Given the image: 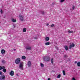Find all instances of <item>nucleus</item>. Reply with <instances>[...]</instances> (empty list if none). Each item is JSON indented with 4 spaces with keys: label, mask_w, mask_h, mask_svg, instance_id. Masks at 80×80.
Returning a JSON list of instances; mask_svg holds the SVG:
<instances>
[{
    "label": "nucleus",
    "mask_w": 80,
    "mask_h": 80,
    "mask_svg": "<svg viewBox=\"0 0 80 80\" xmlns=\"http://www.w3.org/2000/svg\"><path fill=\"white\" fill-rule=\"evenodd\" d=\"M43 59L45 62H49L50 57L48 56H44L43 58Z\"/></svg>",
    "instance_id": "f257e3e1"
},
{
    "label": "nucleus",
    "mask_w": 80,
    "mask_h": 80,
    "mask_svg": "<svg viewBox=\"0 0 80 80\" xmlns=\"http://www.w3.org/2000/svg\"><path fill=\"white\" fill-rule=\"evenodd\" d=\"M20 58H18L15 61V62L16 64H19V63L21 61Z\"/></svg>",
    "instance_id": "f03ea898"
},
{
    "label": "nucleus",
    "mask_w": 80,
    "mask_h": 80,
    "mask_svg": "<svg viewBox=\"0 0 80 80\" xmlns=\"http://www.w3.org/2000/svg\"><path fill=\"white\" fill-rule=\"evenodd\" d=\"M23 62H21L20 63L19 68H20L21 70L23 69Z\"/></svg>",
    "instance_id": "7ed1b4c3"
},
{
    "label": "nucleus",
    "mask_w": 80,
    "mask_h": 80,
    "mask_svg": "<svg viewBox=\"0 0 80 80\" xmlns=\"http://www.w3.org/2000/svg\"><path fill=\"white\" fill-rule=\"evenodd\" d=\"M5 80V76L4 75H2L0 76V80Z\"/></svg>",
    "instance_id": "20e7f679"
},
{
    "label": "nucleus",
    "mask_w": 80,
    "mask_h": 80,
    "mask_svg": "<svg viewBox=\"0 0 80 80\" xmlns=\"http://www.w3.org/2000/svg\"><path fill=\"white\" fill-rule=\"evenodd\" d=\"M26 50L27 51L28 50H31L32 49V47L30 46H28L25 47Z\"/></svg>",
    "instance_id": "39448f33"
},
{
    "label": "nucleus",
    "mask_w": 80,
    "mask_h": 80,
    "mask_svg": "<svg viewBox=\"0 0 80 80\" xmlns=\"http://www.w3.org/2000/svg\"><path fill=\"white\" fill-rule=\"evenodd\" d=\"M28 67H31L32 66V62L31 61H29L28 62Z\"/></svg>",
    "instance_id": "423d86ee"
},
{
    "label": "nucleus",
    "mask_w": 80,
    "mask_h": 80,
    "mask_svg": "<svg viewBox=\"0 0 80 80\" xmlns=\"http://www.w3.org/2000/svg\"><path fill=\"white\" fill-rule=\"evenodd\" d=\"M75 47V44L73 43H72V44L70 45L69 47V49H71L72 47Z\"/></svg>",
    "instance_id": "0eeeda50"
},
{
    "label": "nucleus",
    "mask_w": 80,
    "mask_h": 80,
    "mask_svg": "<svg viewBox=\"0 0 80 80\" xmlns=\"http://www.w3.org/2000/svg\"><path fill=\"white\" fill-rule=\"evenodd\" d=\"M19 18L21 20V21H23V17L22 16V15L19 16Z\"/></svg>",
    "instance_id": "6e6552de"
},
{
    "label": "nucleus",
    "mask_w": 80,
    "mask_h": 80,
    "mask_svg": "<svg viewBox=\"0 0 80 80\" xmlns=\"http://www.w3.org/2000/svg\"><path fill=\"white\" fill-rule=\"evenodd\" d=\"M10 75L11 76H13L14 75V72L13 71H12L10 72Z\"/></svg>",
    "instance_id": "1a4fd4ad"
},
{
    "label": "nucleus",
    "mask_w": 80,
    "mask_h": 80,
    "mask_svg": "<svg viewBox=\"0 0 80 80\" xmlns=\"http://www.w3.org/2000/svg\"><path fill=\"white\" fill-rule=\"evenodd\" d=\"M46 41H47V42H48V40L50 39V38L48 37H46L45 38Z\"/></svg>",
    "instance_id": "9d476101"
},
{
    "label": "nucleus",
    "mask_w": 80,
    "mask_h": 80,
    "mask_svg": "<svg viewBox=\"0 0 80 80\" xmlns=\"http://www.w3.org/2000/svg\"><path fill=\"white\" fill-rule=\"evenodd\" d=\"M2 69L3 72H7V70H6V69H5V67L4 66V68Z\"/></svg>",
    "instance_id": "9b49d317"
},
{
    "label": "nucleus",
    "mask_w": 80,
    "mask_h": 80,
    "mask_svg": "<svg viewBox=\"0 0 80 80\" xmlns=\"http://www.w3.org/2000/svg\"><path fill=\"white\" fill-rule=\"evenodd\" d=\"M5 52V51L4 49H2L1 51V53L2 54H3V53H4Z\"/></svg>",
    "instance_id": "f8f14e48"
},
{
    "label": "nucleus",
    "mask_w": 80,
    "mask_h": 80,
    "mask_svg": "<svg viewBox=\"0 0 80 80\" xmlns=\"http://www.w3.org/2000/svg\"><path fill=\"white\" fill-rule=\"evenodd\" d=\"M22 58L23 60H25L26 58V57H25V56H22Z\"/></svg>",
    "instance_id": "ddd939ff"
},
{
    "label": "nucleus",
    "mask_w": 80,
    "mask_h": 80,
    "mask_svg": "<svg viewBox=\"0 0 80 80\" xmlns=\"http://www.w3.org/2000/svg\"><path fill=\"white\" fill-rule=\"evenodd\" d=\"M50 42H47L45 43V44L46 45H50Z\"/></svg>",
    "instance_id": "4468645a"
},
{
    "label": "nucleus",
    "mask_w": 80,
    "mask_h": 80,
    "mask_svg": "<svg viewBox=\"0 0 80 80\" xmlns=\"http://www.w3.org/2000/svg\"><path fill=\"white\" fill-rule=\"evenodd\" d=\"M64 48L66 50H68V47H67V46H64Z\"/></svg>",
    "instance_id": "2eb2a0df"
},
{
    "label": "nucleus",
    "mask_w": 80,
    "mask_h": 80,
    "mask_svg": "<svg viewBox=\"0 0 80 80\" xmlns=\"http://www.w3.org/2000/svg\"><path fill=\"white\" fill-rule=\"evenodd\" d=\"M62 73L63 74V75H65V71L64 70L62 71Z\"/></svg>",
    "instance_id": "dca6fc26"
},
{
    "label": "nucleus",
    "mask_w": 80,
    "mask_h": 80,
    "mask_svg": "<svg viewBox=\"0 0 80 80\" xmlns=\"http://www.w3.org/2000/svg\"><path fill=\"white\" fill-rule=\"evenodd\" d=\"M40 65L42 67H44V65H43V64L42 63H41L40 64Z\"/></svg>",
    "instance_id": "f3484780"
},
{
    "label": "nucleus",
    "mask_w": 80,
    "mask_h": 80,
    "mask_svg": "<svg viewBox=\"0 0 80 80\" xmlns=\"http://www.w3.org/2000/svg\"><path fill=\"white\" fill-rule=\"evenodd\" d=\"M4 68V66L2 67L0 66V70H1L2 69H3Z\"/></svg>",
    "instance_id": "a211bd4d"
},
{
    "label": "nucleus",
    "mask_w": 80,
    "mask_h": 80,
    "mask_svg": "<svg viewBox=\"0 0 80 80\" xmlns=\"http://www.w3.org/2000/svg\"><path fill=\"white\" fill-rule=\"evenodd\" d=\"M26 28H24L23 29V32H26Z\"/></svg>",
    "instance_id": "6ab92c4d"
},
{
    "label": "nucleus",
    "mask_w": 80,
    "mask_h": 80,
    "mask_svg": "<svg viewBox=\"0 0 80 80\" xmlns=\"http://www.w3.org/2000/svg\"><path fill=\"white\" fill-rule=\"evenodd\" d=\"M77 65L78 67H80V62H78L77 63Z\"/></svg>",
    "instance_id": "aec40b11"
},
{
    "label": "nucleus",
    "mask_w": 80,
    "mask_h": 80,
    "mask_svg": "<svg viewBox=\"0 0 80 80\" xmlns=\"http://www.w3.org/2000/svg\"><path fill=\"white\" fill-rule=\"evenodd\" d=\"M12 20L13 22H16V20L14 19H12Z\"/></svg>",
    "instance_id": "412c9836"
},
{
    "label": "nucleus",
    "mask_w": 80,
    "mask_h": 80,
    "mask_svg": "<svg viewBox=\"0 0 80 80\" xmlns=\"http://www.w3.org/2000/svg\"><path fill=\"white\" fill-rule=\"evenodd\" d=\"M2 63H4H4H5L6 62H5V61L4 60H3L2 61Z\"/></svg>",
    "instance_id": "4be33fe9"
},
{
    "label": "nucleus",
    "mask_w": 80,
    "mask_h": 80,
    "mask_svg": "<svg viewBox=\"0 0 80 80\" xmlns=\"http://www.w3.org/2000/svg\"><path fill=\"white\" fill-rule=\"evenodd\" d=\"M61 77V75L60 74H59L57 76V78H60V77Z\"/></svg>",
    "instance_id": "5701e85b"
},
{
    "label": "nucleus",
    "mask_w": 80,
    "mask_h": 80,
    "mask_svg": "<svg viewBox=\"0 0 80 80\" xmlns=\"http://www.w3.org/2000/svg\"><path fill=\"white\" fill-rule=\"evenodd\" d=\"M67 57H68V56H67V55L64 56V58H67Z\"/></svg>",
    "instance_id": "b1692460"
},
{
    "label": "nucleus",
    "mask_w": 80,
    "mask_h": 80,
    "mask_svg": "<svg viewBox=\"0 0 80 80\" xmlns=\"http://www.w3.org/2000/svg\"><path fill=\"white\" fill-rule=\"evenodd\" d=\"M54 26H55V24H52L51 26V27H54Z\"/></svg>",
    "instance_id": "393cba45"
},
{
    "label": "nucleus",
    "mask_w": 80,
    "mask_h": 80,
    "mask_svg": "<svg viewBox=\"0 0 80 80\" xmlns=\"http://www.w3.org/2000/svg\"><path fill=\"white\" fill-rule=\"evenodd\" d=\"M68 32H69V33H73V31H69Z\"/></svg>",
    "instance_id": "a878e982"
},
{
    "label": "nucleus",
    "mask_w": 80,
    "mask_h": 80,
    "mask_svg": "<svg viewBox=\"0 0 80 80\" xmlns=\"http://www.w3.org/2000/svg\"><path fill=\"white\" fill-rule=\"evenodd\" d=\"M53 58H52L51 61V63H53Z\"/></svg>",
    "instance_id": "bb28decb"
},
{
    "label": "nucleus",
    "mask_w": 80,
    "mask_h": 80,
    "mask_svg": "<svg viewBox=\"0 0 80 80\" xmlns=\"http://www.w3.org/2000/svg\"><path fill=\"white\" fill-rule=\"evenodd\" d=\"M65 1V0H61L60 2H63Z\"/></svg>",
    "instance_id": "cd10ccee"
},
{
    "label": "nucleus",
    "mask_w": 80,
    "mask_h": 80,
    "mask_svg": "<svg viewBox=\"0 0 80 80\" xmlns=\"http://www.w3.org/2000/svg\"><path fill=\"white\" fill-rule=\"evenodd\" d=\"M72 10H74L75 9V6H73V7L72 8Z\"/></svg>",
    "instance_id": "c85d7f7f"
},
{
    "label": "nucleus",
    "mask_w": 80,
    "mask_h": 80,
    "mask_svg": "<svg viewBox=\"0 0 80 80\" xmlns=\"http://www.w3.org/2000/svg\"><path fill=\"white\" fill-rule=\"evenodd\" d=\"M44 12H41V13H42V15H43L44 14Z\"/></svg>",
    "instance_id": "c756f323"
},
{
    "label": "nucleus",
    "mask_w": 80,
    "mask_h": 80,
    "mask_svg": "<svg viewBox=\"0 0 80 80\" xmlns=\"http://www.w3.org/2000/svg\"><path fill=\"white\" fill-rule=\"evenodd\" d=\"M2 74V72H0V75H1Z\"/></svg>",
    "instance_id": "7c9ffc66"
},
{
    "label": "nucleus",
    "mask_w": 80,
    "mask_h": 80,
    "mask_svg": "<svg viewBox=\"0 0 80 80\" xmlns=\"http://www.w3.org/2000/svg\"><path fill=\"white\" fill-rule=\"evenodd\" d=\"M2 10H1V11H0V12H1V13H2Z\"/></svg>",
    "instance_id": "2f4dec72"
},
{
    "label": "nucleus",
    "mask_w": 80,
    "mask_h": 80,
    "mask_svg": "<svg viewBox=\"0 0 80 80\" xmlns=\"http://www.w3.org/2000/svg\"><path fill=\"white\" fill-rule=\"evenodd\" d=\"M77 63V61H75V63Z\"/></svg>",
    "instance_id": "473e14b6"
},
{
    "label": "nucleus",
    "mask_w": 80,
    "mask_h": 80,
    "mask_svg": "<svg viewBox=\"0 0 80 80\" xmlns=\"http://www.w3.org/2000/svg\"><path fill=\"white\" fill-rule=\"evenodd\" d=\"M48 80H50V78H48Z\"/></svg>",
    "instance_id": "72a5a7b5"
},
{
    "label": "nucleus",
    "mask_w": 80,
    "mask_h": 80,
    "mask_svg": "<svg viewBox=\"0 0 80 80\" xmlns=\"http://www.w3.org/2000/svg\"><path fill=\"white\" fill-rule=\"evenodd\" d=\"M16 75H17V76H19L18 74L17 73L16 74Z\"/></svg>",
    "instance_id": "f704fd0d"
},
{
    "label": "nucleus",
    "mask_w": 80,
    "mask_h": 80,
    "mask_svg": "<svg viewBox=\"0 0 80 80\" xmlns=\"http://www.w3.org/2000/svg\"><path fill=\"white\" fill-rule=\"evenodd\" d=\"M47 26H48V25H49V24H47Z\"/></svg>",
    "instance_id": "c9c22d12"
},
{
    "label": "nucleus",
    "mask_w": 80,
    "mask_h": 80,
    "mask_svg": "<svg viewBox=\"0 0 80 80\" xmlns=\"http://www.w3.org/2000/svg\"><path fill=\"white\" fill-rule=\"evenodd\" d=\"M14 51H16V49H14Z\"/></svg>",
    "instance_id": "e433bc0d"
},
{
    "label": "nucleus",
    "mask_w": 80,
    "mask_h": 80,
    "mask_svg": "<svg viewBox=\"0 0 80 80\" xmlns=\"http://www.w3.org/2000/svg\"><path fill=\"white\" fill-rule=\"evenodd\" d=\"M57 50H58V47H57Z\"/></svg>",
    "instance_id": "4c0bfd02"
}]
</instances>
